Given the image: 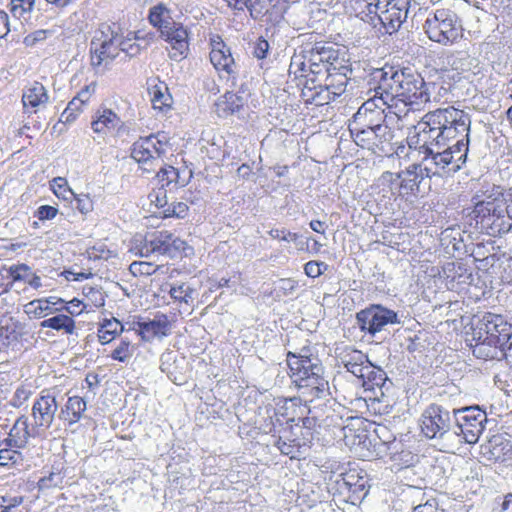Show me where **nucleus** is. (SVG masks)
Here are the masks:
<instances>
[{
	"label": "nucleus",
	"instance_id": "obj_4",
	"mask_svg": "<svg viewBox=\"0 0 512 512\" xmlns=\"http://www.w3.org/2000/svg\"><path fill=\"white\" fill-rule=\"evenodd\" d=\"M335 445L345 446L355 457L362 460L377 456L367 424L359 417L347 416L346 426L339 430Z\"/></svg>",
	"mask_w": 512,
	"mask_h": 512
},
{
	"label": "nucleus",
	"instance_id": "obj_40",
	"mask_svg": "<svg viewBox=\"0 0 512 512\" xmlns=\"http://www.w3.org/2000/svg\"><path fill=\"white\" fill-rule=\"evenodd\" d=\"M399 184V174L390 171L382 173V175L377 180V185L378 187H381L384 196L387 194H390L391 196L397 194L402 195V189L400 188Z\"/></svg>",
	"mask_w": 512,
	"mask_h": 512
},
{
	"label": "nucleus",
	"instance_id": "obj_41",
	"mask_svg": "<svg viewBox=\"0 0 512 512\" xmlns=\"http://www.w3.org/2000/svg\"><path fill=\"white\" fill-rule=\"evenodd\" d=\"M194 292L195 289L186 283L171 285L168 291L174 301L184 303L188 306H191L194 302Z\"/></svg>",
	"mask_w": 512,
	"mask_h": 512
},
{
	"label": "nucleus",
	"instance_id": "obj_39",
	"mask_svg": "<svg viewBox=\"0 0 512 512\" xmlns=\"http://www.w3.org/2000/svg\"><path fill=\"white\" fill-rule=\"evenodd\" d=\"M483 336L473 332L472 340L475 344H471L473 348V354L477 358L488 359L497 356L498 348H501L499 344H492L489 340L482 341Z\"/></svg>",
	"mask_w": 512,
	"mask_h": 512
},
{
	"label": "nucleus",
	"instance_id": "obj_8",
	"mask_svg": "<svg viewBox=\"0 0 512 512\" xmlns=\"http://www.w3.org/2000/svg\"><path fill=\"white\" fill-rule=\"evenodd\" d=\"M169 148L168 140L164 133L140 138L132 145L131 157L141 165L146 172L155 171L161 167L163 156Z\"/></svg>",
	"mask_w": 512,
	"mask_h": 512
},
{
	"label": "nucleus",
	"instance_id": "obj_35",
	"mask_svg": "<svg viewBox=\"0 0 512 512\" xmlns=\"http://www.w3.org/2000/svg\"><path fill=\"white\" fill-rule=\"evenodd\" d=\"M124 325L116 318H105L99 324L97 330L98 341L102 345L110 343L124 331Z\"/></svg>",
	"mask_w": 512,
	"mask_h": 512
},
{
	"label": "nucleus",
	"instance_id": "obj_63",
	"mask_svg": "<svg viewBox=\"0 0 512 512\" xmlns=\"http://www.w3.org/2000/svg\"><path fill=\"white\" fill-rule=\"evenodd\" d=\"M57 213H58V209L56 207L50 206V205H42L37 208V210L35 212V216L39 220L44 221V220H51V219L55 218Z\"/></svg>",
	"mask_w": 512,
	"mask_h": 512
},
{
	"label": "nucleus",
	"instance_id": "obj_22",
	"mask_svg": "<svg viewBox=\"0 0 512 512\" xmlns=\"http://www.w3.org/2000/svg\"><path fill=\"white\" fill-rule=\"evenodd\" d=\"M134 330L142 340L150 342L155 338H164L171 333L172 322L169 317L157 312L153 319L133 321L128 328Z\"/></svg>",
	"mask_w": 512,
	"mask_h": 512
},
{
	"label": "nucleus",
	"instance_id": "obj_32",
	"mask_svg": "<svg viewBox=\"0 0 512 512\" xmlns=\"http://www.w3.org/2000/svg\"><path fill=\"white\" fill-rule=\"evenodd\" d=\"M245 104L242 96L234 92H226L215 103V111L219 117H227L239 112Z\"/></svg>",
	"mask_w": 512,
	"mask_h": 512
},
{
	"label": "nucleus",
	"instance_id": "obj_5",
	"mask_svg": "<svg viewBox=\"0 0 512 512\" xmlns=\"http://www.w3.org/2000/svg\"><path fill=\"white\" fill-rule=\"evenodd\" d=\"M429 39L442 45L455 43L463 36L462 25L456 13L450 9H437L424 24Z\"/></svg>",
	"mask_w": 512,
	"mask_h": 512
},
{
	"label": "nucleus",
	"instance_id": "obj_62",
	"mask_svg": "<svg viewBox=\"0 0 512 512\" xmlns=\"http://www.w3.org/2000/svg\"><path fill=\"white\" fill-rule=\"evenodd\" d=\"M96 91V83L95 82H91L90 84L88 85H85L78 93L77 95L75 96V98L80 102L82 103L83 105H86L92 95L95 93Z\"/></svg>",
	"mask_w": 512,
	"mask_h": 512
},
{
	"label": "nucleus",
	"instance_id": "obj_57",
	"mask_svg": "<svg viewBox=\"0 0 512 512\" xmlns=\"http://www.w3.org/2000/svg\"><path fill=\"white\" fill-rule=\"evenodd\" d=\"M119 53L125 52L128 56L133 57L137 55L140 51V47L137 43L132 42L131 39H124L122 35L119 34Z\"/></svg>",
	"mask_w": 512,
	"mask_h": 512
},
{
	"label": "nucleus",
	"instance_id": "obj_2",
	"mask_svg": "<svg viewBox=\"0 0 512 512\" xmlns=\"http://www.w3.org/2000/svg\"><path fill=\"white\" fill-rule=\"evenodd\" d=\"M370 78L373 84H377V89L385 93H397V97H403L420 108L430 101L428 86L418 73L385 66L375 69Z\"/></svg>",
	"mask_w": 512,
	"mask_h": 512
},
{
	"label": "nucleus",
	"instance_id": "obj_30",
	"mask_svg": "<svg viewBox=\"0 0 512 512\" xmlns=\"http://www.w3.org/2000/svg\"><path fill=\"white\" fill-rule=\"evenodd\" d=\"M86 410V402L79 396H71L61 407L59 418L72 426L80 421Z\"/></svg>",
	"mask_w": 512,
	"mask_h": 512
},
{
	"label": "nucleus",
	"instance_id": "obj_26",
	"mask_svg": "<svg viewBox=\"0 0 512 512\" xmlns=\"http://www.w3.org/2000/svg\"><path fill=\"white\" fill-rule=\"evenodd\" d=\"M442 272L446 286L450 290L459 289L460 286L469 284L472 281L471 271L461 262L446 263L442 268Z\"/></svg>",
	"mask_w": 512,
	"mask_h": 512
},
{
	"label": "nucleus",
	"instance_id": "obj_20",
	"mask_svg": "<svg viewBox=\"0 0 512 512\" xmlns=\"http://www.w3.org/2000/svg\"><path fill=\"white\" fill-rule=\"evenodd\" d=\"M161 36L170 46V59L179 62L187 57L189 52V33L183 24L172 21L161 25Z\"/></svg>",
	"mask_w": 512,
	"mask_h": 512
},
{
	"label": "nucleus",
	"instance_id": "obj_14",
	"mask_svg": "<svg viewBox=\"0 0 512 512\" xmlns=\"http://www.w3.org/2000/svg\"><path fill=\"white\" fill-rule=\"evenodd\" d=\"M385 102L379 94L374 92L367 101L358 109L352 121L353 124L361 127H370L378 129L379 127H389L392 124V116L386 113Z\"/></svg>",
	"mask_w": 512,
	"mask_h": 512
},
{
	"label": "nucleus",
	"instance_id": "obj_33",
	"mask_svg": "<svg viewBox=\"0 0 512 512\" xmlns=\"http://www.w3.org/2000/svg\"><path fill=\"white\" fill-rule=\"evenodd\" d=\"M357 379L365 390H374L376 387H382L386 380V374L381 368L374 366L369 361L361 373L358 374Z\"/></svg>",
	"mask_w": 512,
	"mask_h": 512
},
{
	"label": "nucleus",
	"instance_id": "obj_34",
	"mask_svg": "<svg viewBox=\"0 0 512 512\" xmlns=\"http://www.w3.org/2000/svg\"><path fill=\"white\" fill-rule=\"evenodd\" d=\"M447 65L458 74H475L474 69L478 66V60L471 57L467 52L457 51L446 58Z\"/></svg>",
	"mask_w": 512,
	"mask_h": 512
},
{
	"label": "nucleus",
	"instance_id": "obj_18",
	"mask_svg": "<svg viewBox=\"0 0 512 512\" xmlns=\"http://www.w3.org/2000/svg\"><path fill=\"white\" fill-rule=\"evenodd\" d=\"M420 154L423 155L422 161L420 164L410 165L406 170L398 173L400 176V188L402 189V195H408L414 193L418 190L420 183L422 180L427 177L431 178L433 176H442L443 174H451L456 171H450L449 169H439L437 173H430L426 168L427 159L432 157L430 153L426 152L424 149H417Z\"/></svg>",
	"mask_w": 512,
	"mask_h": 512
},
{
	"label": "nucleus",
	"instance_id": "obj_61",
	"mask_svg": "<svg viewBox=\"0 0 512 512\" xmlns=\"http://www.w3.org/2000/svg\"><path fill=\"white\" fill-rule=\"evenodd\" d=\"M0 510L1 512H10L13 508L19 506L23 502L22 496L8 497L0 496Z\"/></svg>",
	"mask_w": 512,
	"mask_h": 512
},
{
	"label": "nucleus",
	"instance_id": "obj_25",
	"mask_svg": "<svg viewBox=\"0 0 512 512\" xmlns=\"http://www.w3.org/2000/svg\"><path fill=\"white\" fill-rule=\"evenodd\" d=\"M482 453L488 460L510 461L512 460V440L503 435H494L487 444L482 446Z\"/></svg>",
	"mask_w": 512,
	"mask_h": 512
},
{
	"label": "nucleus",
	"instance_id": "obj_53",
	"mask_svg": "<svg viewBox=\"0 0 512 512\" xmlns=\"http://www.w3.org/2000/svg\"><path fill=\"white\" fill-rule=\"evenodd\" d=\"M83 104L80 103L75 97L68 103L66 109L61 114L63 122H72L77 115L82 111Z\"/></svg>",
	"mask_w": 512,
	"mask_h": 512
},
{
	"label": "nucleus",
	"instance_id": "obj_19",
	"mask_svg": "<svg viewBox=\"0 0 512 512\" xmlns=\"http://www.w3.org/2000/svg\"><path fill=\"white\" fill-rule=\"evenodd\" d=\"M287 363L292 377H295V382H298L299 386L311 387L316 393L320 391V367L318 364L313 363L308 357H297L292 353L288 354Z\"/></svg>",
	"mask_w": 512,
	"mask_h": 512
},
{
	"label": "nucleus",
	"instance_id": "obj_36",
	"mask_svg": "<svg viewBox=\"0 0 512 512\" xmlns=\"http://www.w3.org/2000/svg\"><path fill=\"white\" fill-rule=\"evenodd\" d=\"M42 328H50L56 331H62L67 335H72L76 329L74 319L67 314H57L41 322Z\"/></svg>",
	"mask_w": 512,
	"mask_h": 512
},
{
	"label": "nucleus",
	"instance_id": "obj_50",
	"mask_svg": "<svg viewBox=\"0 0 512 512\" xmlns=\"http://www.w3.org/2000/svg\"><path fill=\"white\" fill-rule=\"evenodd\" d=\"M83 292L88 301V306L91 305L96 308L104 306L105 297L99 289L89 286L84 287Z\"/></svg>",
	"mask_w": 512,
	"mask_h": 512
},
{
	"label": "nucleus",
	"instance_id": "obj_28",
	"mask_svg": "<svg viewBox=\"0 0 512 512\" xmlns=\"http://www.w3.org/2000/svg\"><path fill=\"white\" fill-rule=\"evenodd\" d=\"M123 125L121 118L111 109L99 108L91 122V128L95 133L108 134L118 131Z\"/></svg>",
	"mask_w": 512,
	"mask_h": 512
},
{
	"label": "nucleus",
	"instance_id": "obj_60",
	"mask_svg": "<svg viewBox=\"0 0 512 512\" xmlns=\"http://www.w3.org/2000/svg\"><path fill=\"white\" fill-rule=\"evenodd\" d=\"M30 395V389L25 386H20L14 392L11 403L14 407H20L29 399Z\"/></svg>",
	"mask_w": 512,
	"mask_h": 512
},
{
	"label": "nucleus",
	"instance_id": "obj_52",
	"mask_svg": "<svg viewBox=\"0 0 512 512\" xmlns=\"http://www.w3.org/2000/svg\"><path fill=\"white\" fill-rule=\"evenodd\" d=\"M188 213V205L184 202L167 204L163 210L164 217L184 218Z\"/></svg>",
	"mask_w": 512,
	"mask_h": 512
},
{
	"label": "nucleus",
	"instance_id": "obj_56",
	"mask_svg": "<svg viewBox=\"0 0 512 512\" xmlns=\"http://www.w3.org/2000/svg\"><path fill=\"white\" fill-rule=\"evenodd\" d=\"M52 34H53V30H50V29L36 30V31L28 34L24 38V43L27 46H33V45L37 44L38 42H42V41L46 40Z\"/></svg>",
	"mask_w": 512,
	"mask_h": 512
},
{
	"label": "nucleus",
	"instance_id": "obj_58",
	"mask_svg": "<svg viewBox=\"0 0 512 512\" xmlns=\"http://www.w3.org/2000/svg\"><path fill=\"white\" fill-rule=\"evenodd\" d=\"M130 271L133 275H151L156 271V267L148 262H133Z\"/></svg>",
	"mask_w": 512,
	"mask_h": 512
},
{
	"label": "nucleus",
	"instance_id": "obj_38",
	"mask_svg": "<svg viewBox=\"0 0 512 512\" xmlns=\"http://www.w3.org/2000/svg\"><path fill=\"white\" fill-rule=\"evenodd\" d=\"M151 101L154 109L165 111L171 108L173 99L164 83H160L151 88Z\"/></svg>",
	"mask_w": 512,
	"mask_h": 512
},
{
	"label": "nucleus",
	"instance_id": "obj_42",
	"mask_svg": "<svg viewBox=\"0 0 512 512\" xmlns=\"http://www.w3.org/2000/svg\"><path fill=\"white\" fill-rule=\"evenodd\" d=\"M150 241L152 246L155 247L154 252L157 255H167L169 256L170 248V232L168 231H158L150 234Z\"/></svg>",
	"mask_w": 512,
	"mask_h": 512
},
{
	"label": "nucleus",
	"instance_id": "obj_37",
	"mask_svg": "<svg viewBox=\"0 0 512 512\" xmlns=\"http://www.w3.org/2000/svg\"><path fill=\"white\" fill-rule=\"evenodd\" d=\"M63 303H65V300L62 298L51 296L33 300L28 306L33 308V313L36 316L41 317L42 315L46 316L61 311V307H58V305H62Z\"/></svg>",
	"mask_w": 512,
	"mask_h": 512
},
{
	"label": "nucleus",
	"instance_id": "obj_6",
	"mask_svg": "<svg viewBox=\"0 0 512 512\" xmlns=\"http://www.w3.org/2000/svg\"><path fill=\"white\" fill-rule=\"evenodd\" d=\"M476 223L485 229L489 235L507 233L512 227V217L503 199L482 201L474 209Z\"/></svg>",
	"mask_w": 512,
	"mask_h": 512
},
{
	"label": "nucleus",
	"instance_id": "obj_46",
	"mask_svg": "<svg viewBox=\"0 0 512 512\" xmlns=\"http://www.w3.org/2000/svg\"><path fill=\"white\" fill-rule=\"evenodd\" d=\"M368 479L356 482L349 487V503L356 504L361 502L368 493Z\"/></svg>",
	"mask_w": 512,
	"mask_h": 512
},
{
	"label": "nucleus",
	"instance_id": "obj_27",
	"mask_svg": "<svg viewBox=\"0 0 512 512\" xmlns=\"http://www.w3.org/2000/svg\"><path fill=\"white\" fill-rule=\"evenodd\" d=\"M41 432L34 431V423L29 429L28 418L24 415L20 416L10 430L9 437L4 439L9 447L21 449L24 448L30 437L40 435Z\"/></svg>",
	"mask_w": 512,
	"mask_h": 512
},
{
	"label": "nucleus",
	"instance_id": "obj_17",
	"mask_svg": "<svg viewBox=\"0 0 512 512\" xmlns=\"http://www.w3.org/2000/svg\"><path fill=\"white\" fill-rule=\"evenodd\" d=\"M356 318L361 331L372 336L384 330L388 324L400 323L396 312L380 305H373L361 310L357 313Z\"/></svg>",
	"mask_w": 512,
	"mask_h": 512
},
{
	"label": "nucleus",
	"instance_id": "obj_3",
	"mask_svg": "<svg viewBox=\"0 0 512 512\" xmlns=\"http://www.w3.org/2000/svg\"><path fill=\"white\" fill-rule=\"evenodd\" d=\"M366 11L361 19L381 33L392 34L407 17L409 0H363Z\"/></svg>",
	"mask_w": 512,
	"mask_h": 512
},
{
	"label": "nucleus",
	"instance_id": "obj_44",
	"mask_svg": "<svg viewBox=\"0 0 512 512\" xmlns=\"http://www.w3.org/2000/svg\"><path fill=\"white\" fill-rule=\"evenodd\" d=\"M134 349L128 338H122L116 348L111 352L110 357L118 362L126 363L133 356Z\"/></svg>",
	"mask_w": 512,
	"mask_h": 512
},
{
	"label": "nucleus",
	"instance_id": "obj_21",
	"mask_svg": "<svg viewBox=\"0 0 512 512\" xmlns=\"http://www.w3.org/2000/svg\"><path fill=\"white\" fill-rule=\"evenodd\" d=\"M210 61L221 78L235 81L237 75L235 60L230 48L219 36L211 39Z\"/></svg>",
	"mask_w": 512,
	"mask_h": 512
},
{
	"label": "nucleus",
	"instance_id": "obj_45",
	"mask_svg": "<svg viewBox=\"0 0 512 512\" xmlns=\"http://www.w3.org/2000/svg\"><path fill=\"white\" fill-rule=\"evenodd\" d=\"M154 249L155 247L152 246L150 241V234L145 238H142L141 236L139 238H135L133 246L131 247V250L141 257H149L152 254H155Z\"/></svg>",
	"mask_w": 512,
	"mask_h": 512
},
{
	"label": "nucleus",
	"instance_id": "obj_1",
	"mask_svg": "<svg viewBox=\"0 0 512 512\" xmlns=\"http://www.w3.org/2000/svg\"><path fill=\"white\" fill-rule=\"evenodd\" d=\"M470 125V116L463 110L438 108L425 114L420 130L408 138V143L432 155L426 160L430 173L459 171L467 160Z\"/></svg>",
	"mask_w": 512,
	"mask_h": 512
},
{
	"label": "nucleus",
	"instance_id": "obj_12",
	"mask_svg": "<svg viewBox=\"0 0 512 512\" xmlns=\"http://www.w3.org/2000/svg\"><path fill=\"white\" fill-rule=\"evenodd\" d=\"M349 130L354 142L362 148L371 150L374 153H387L391 150L389 146L393 135L390 127L374 129L371 126L361 127L351 123Z\"/></svg>",
	"mask_w": 512,
	"mask_h": 512
},
{
	"label": "nucleus",
	"instance_id": "obj_16",
	"mask_svg": "<svg viewBox=\"0 0 512 512\" xmlns=\"http://www.w3.org/2000/svg\"><path fill=\"white\" fill-rule=\"evenodd\" d=\"M58 408L56 391L54 389L42 390L35 399L31 409L34 431H47L55 420Z\"/></svg>",
	"mask_w": 512,
	"mask_h": 512
},
{
	"label": "nucleus",
	"instance_id": "obj_55",
	"mask_svg": "<svg viewBox=\"0 0 512 512\" xmlns=\"http://www.w3.org/2000/svg\"><path fill=\"white\" fill-rule=\"evenodd\" d=\"M88 308V304L83 303L81 300L74 298L69 302L61 305V311H66L71 316L79 315Z\"/></svg>",
	"mask_w": 512,
	"mask_h": 512
},
{
	"label": "nucleus",
	"instance_id": "obj_43",
	"mask_svg": "<svg viewBox=\"0 0 512 512\" xmlns=\"http://www.w3.org/2000/svg\"><path fill=\"white\" fill-rule=\"evenodd\" d=\"M309 70L310 72L304 75L306 78L305 88L312 92L311 98L314 100L320 95V85L318 84L317 79V75L319 73V64L314 59L310 60Z\"/></svg>",
	"mask_w": 512,
	"mask_h": 512
},
{
	"label": "nucleus",
	"instance_id": "obj_23",
	"mask_svg": "<svg viewBox=\"0 0 512 512\" xmlns=\"http://www.w3.org/2000/svg\"><path fill=\"white\" fill-rule=\"evenodd\" d=\"M370 88L376 94H379L381 99L385 102L386 113L392 116V124L395 121L404 120L409 117L411 113L420 110V107L414 105L411 101L404 99L403 97H397V93H385L377 89V84H373L369 81Z\"/></svg>",
	"mask_w": 512,
	"mask_h": 512
},
{
	"label": "nucleus",
	"instance_id": "obj_9",
	"mask_svg": "<svg viewBox=\"0 0 512 512\" xmlns=\"http://www.w3.org/2000/svg\"><path fill=\"white\" fill-rule=\"evenodd\" d=\"M119 28L101 24L91 41L90 54L93 67L108 65L119 55Z\"/></svg>",
	"mask_w": 512,
	"mask_h": 512
},
{
	"label": "nucleus",
	"instance_id": "obj_48",
	"mask_svg": "<svg viewBox=\"0 0 512 512\" xmlns=\"http://www.w3.org/2000/svg\"><path fill=\"white\" fill-rule=\"evenodd\" d=\"M50 187L54 194L58 198H62L64 200H67L69 196H73L74 193L68 186V182L63 177H56L50 182Z\"/></svg>",
	"mask_w": 512,
	"mask_h": 512
},
{
	"label": "nucleus",
	"instance_id": "obj_10",
	"mask_svg": "<svg viewBox=\"0 0 512 512\" xmlns=\"http://www.w3.org/2000/svg\"><path fill=\"white\" fill-rule=\"evenodd\" d=\"M454 419L456 430L453 434L461 437L465 443L474 444L484 430L487 415L478 406H470L455 410Z\"/></svg>",
	"mask_w": 512,
	"mask_h": 512
},
{
	"label": "nucleus",
	"instance_id": "obj_49",
	"mask_svg": "<svg viewBox=\"0 0 512 512\" xmlns=\"http://www.w3.org/2000/svg\"><path fill=\"white\" fill-rule=\"evenodd\" d=\"M19 458L20 453L17 450L9 447L4 440L0 442V466L15 464Z\"/></svg>",
	"mask_w": 512,
	"mask_h": 512
},
{
	"label": "nucleus",
	"instance_id": "obj_54",
	"mask_svg": "<svg viewBox=\"0 0 512 512\" xmlns=\"http://www.w3.org/2000/svg\"><path fill=\"white\" fill-rule=\"evenodd\" d=\"M160 170L157 173V177L159 182L161 183L162 188L168 186L171 183L177 181L178 178V170L173 166H168L165 168L159 167Z\"/></svg>",
	"mask_w": 512,
	"mask_h": 512
},
{
	"label": "nucleus",
	"instance_id": "obj_15",
	"mask_svg": "<svg viewBox=\"0 0 512 512\" xmlns=\"http://www.w3.org/2000/svg\"><path fill=\"white\" fill-rule=\"evenodd\" d=\"M453 417L440 405L428 406L421 415L420 428L428 439H442L449 433Z\"/></svg>",
	"mask_w": 512,
	"mask_h": 512
},
{
	"label": "nucleus",
	"instance_id": "obj_11",
	"mask_svg": "<svg viewBox=\"0 0 512 512\" xmlns=\"http://www.w3.org/2000/svg\"><path fill=\"white\" fill-rule=\"evenodd\" d=\"M473 332L483 336L482 341L489 340L492 344H499L505 353L507 349L505 345L512 338V325L502 315L486 313Z\"/></svg>",
	"mask_w": 512,
	"mask_h": 512
},
{
	"label": "nucleus",
	"instance_id": "obj_47",
	"mask_svg": "<svg viewBox=\"0 0 512 512\" xmlns=\"http://www.w3.org/2000/svg\"><path fill=\"white\" fill-rule=\"evenodd\" d=\"M149 19L150 22L154 26H158L160 30L161 25H164L167 22H172V20H169V10L162 4H159L151 9Z\"/></svg>",
	"mask_w": 512,
	"mask_h": 512
},
{
	"label": "nucleus",
	"instance_id": "obj_31",
	"mask_svg": "<svg viewBox=\"0 0 512 512\" xmlns=\"http://www.w3.org/2000/svg\"><path fill=\"white\" fill-rule=\"evenodd\" d=\"M340 362L356 378L361 373L362 369L369 362L368 357L361 351L346 348L340 354Z\"/></svg>",
	"mask_w": 512,
	"mask_h": 512
},
{
	"label": "nucleus",
	"instance_id": "obj_13",
	"mask_svg": "<svg viewBox=\"0 0 512 512\" xmlns=\"http://www.w3.org/2000/svg\"><path fill=\"white\" fill-rule=\"evenodd\" d=\"M322 479L326 483L331 501L340 508V504L349 503V487L344 476V463L328 459L322 465Z\"/></svg>",
	"mask_w": 512,
	"mask_h": 512
},
{
	"label": "nucleus",
	"instance_id": "obj_24",
	"mask_svg": "<svg viewBox=\"0 0 512 512\" xmlns=\"http://www.w3.org/2000/svg\"><path fill=\"white\" fill-rule=\"evenodd\" d=\"M332 414L322 418V442L327 445H335V439L338 437V432L346 426L344 417L348 416V411L345 406L338 401H332Z\"/></svg>",
	"mask_w": 512,
	"mask_h": 512
},
{
	"label": "nucleus",
	"instance_id": "obj_29",
	"mask_svg": "<svg viewBox=\"0 0 512 512\" xmlns=\"http://www.w3.org/2000/svg\"><path fill=\"white\" fill-rule=\"evenodd\" d=\"M49 100L46 88L40 82H34L23 91L22 103L25 111L32 109L36 112L38 108L46 105Z\"/></svg>",
	"mask_w": 512,
	"mask_h": 512
},
{
	"label": "nucleus",
	"instance_id": "obj_59",
	"mask_svg": "<svg viewBox=\"0 0 512 512\" xmlns=\"http://www.w3.org/2000/svg\"><path fill=\"white\" fill-rule=\"evenodd\" d=\"M30 268L25 265H17V266H11L8 270V273L10 277L12 278V281H20V280H26L27 277H29Z\"/></svg>",
	"mask_w": 512,
	"mask_h": 512
},
{
	"label": "nucleus",
	"instance_id": "obj_64",
	"mask_svg": "<svg viewBox=\"0 0 512 512\" xmlns=\"http://www.w3.org/2000/svg\"><path fill=\"white\" fill-rule=\"evenodd\" d=\"M76 208L83 214H87L93 209L91 198L86 194H80L75 197Z\"/></svg>",
	"mask_w": 512,
	"mask_h": 512
},
{
	"label": "nucleus",
	"instance_id": "obj_51",
	"mask_svg": "<svg viewBox=\"0 0 512 512\" xmlns=\"http://www.w3.org/2000/svg\"><path fill=\"white\" fill-rule=\"evenodd\" d=\"M35 0H11L10 12L14 17L21 18L26 12H30Z\"/></svg>",
	"mask_w": 512,
	"mask_h": 512
},
{
	"label": "nucleus",
	"instance_id": "obj_7",
	"mask_svg": "<svg viewBox=\"0 0 512 512\" xmlns=\"http://www.w3.org/2000/svg\"><path fill=\"white\" fill-rule=\"evenodd\" d=\"M322 65L327 73L322 84V93L324 91L327 93L326 104H329L330 100H334L345 92L350 69L344 63V59H340L330 47H322ZM324 98L322 95V100ZM324 105L325 103H322V106Z\"/></svg>",
	"mask_w": 512,
	"mask_h": 512
}]
</instances>
